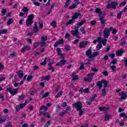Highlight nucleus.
Here are the masks:
<instances>
[{
	"mask_svg": "<svg viewBox=\"0 0 127 127\" xmlns=\"http://www.w3.org/2000/svg\"><path fill=\"white\" fill-rule=\"evenodd\" d=\"M73 108L76 109L77 112H79L78 114L79 117H82L84 114V111L82 110L83 105H82V102L78 101V102L74 103L72 104Z\"/></svg>",
	"mask_w": 127,
	"mask_h": 127,
	"instance_id": "1",
	"label": "nucleus"
},
{
	"mask_svg": "<svg viewBox=\"0 0 127 127\" xmlns=\"http://www.w3.org/2000/svg\"><path fill=\"white\" fill-rule=\"evenodd\" d=\"M103 84L104 89H106V88L108 87V81L107 80L102 79L101 81H97L96 83V86L98 87L99 90H101V89L103 88Z\"/></svg>",
	"mask_w": 127,
	"mask_h": 127,
	"instance_id": "2",
	"label": "nucleus"
},
{
	"mask_svg": "<svg viewBox=\"0 0 127 127\" xmlns=\"http://www.w3.org/2000/svg\"><path fill=\"white\" fill-rule=\"evenodd\" d=\"M117 5H119V3H118V2L112 1L110 3L107 5L106 8H107V9H110V8L116 9Z\"/></svg>",
	"mask_w": 127,
	"mask_h": 127,
	"instance_id": "3",
	"label": "nucleus"
},
{
	"mask_svg": "<svg viewBox=\"0 0 127 127\" xmlns=\"http://www.w3.org/2000/svg\"><path fill=\"white\" fill-rule=\"evenodd\" d=\"M95 75V72H92L90 73H88L87 74V77H84V81L85 82H92L93 81V78Z\"/></svg>",
	"mask_w": 127,
	"mask_h": 127,
	"instance_id": "4",
	"label": "nucleus"
},
{
	"mask_svg": "<svg viewBox=\"0 0 127 127\" xmlns=\"http://www.w3.org/2000/svg\"><path fill=\"white\" fill-rule=\"evenodd\" d=\"M112 29H113V27H111L109 29H106L103 31V36L105 38H109V36H110V35L111 34L110 32L112 31Z\"/></svg>",
	"mask_w": 127,
	"mask_h": 127,
	"instance_id": "5",
	"label": "nucleus"
},
{
	"mask_svg": "<svg viewBox=\"0 0 127 127\" xmlns=\"http://www.w3.org/2000/svg\"><path fill=\"white\" fill-rule=\"evenodd\" d=\"M82 13H80V12H75L73 15L72 16V19H78V18H79V19H81V18H82Z\"/></svg>",
	"mask_w": 127,
	"mask_h": 127,
	"instance_id": "6",
	"label": "nucleus"
},
{
	"mask_svg": "<svg viewBox=\"0 0 127 127\" xmlns=\"http://www.w3.org/2000/svg\"><path fill=\"white\" fill-rule=\"evenodd\" d=\"M88 43H90V42L88 41H82L80 42L79 45V48H86Z\"/></svg>",
	"mask_w": 127,
	"mask_h": 127,
	"instance_id": "7",
	"label": "nucleus"
},
{
	"mask_svg": "<svg viewBox=\"0 0 127 127\" xmlns=\"http://www.w3.org/2000/svg\"><path fill=\"white\" fill-rule=\"evenodd\" d=\"M22 11L24 12H21L19 13V16L23 17V16H24V14H27L28 13V8L27 7H23L22 9Z\"/></svg>",
	"mask_w": 127,
	"mask_h": 127,
	"instance_id": "8",
	"label": "nucleus"
},
{
	"mask_svg": "<svg viewBox=\"0 0 127 127\" xmlns=\"http://www.w3.org/2000/svg\"><path fill=\"white\" fill-rule=\"evenodd\" d=\"M127 93V92L126 91H122L119 93V96L120 97H121L120 98V100H125V99H127V94H126Z\"/></svg>",
	"mask_w": 127,
	"mask_h": 127,
	"instance_id": "9",
	"label": "nucleus"
},
{
	"mask_svg": "<svg viewBox=\"0 0 127 127\" xmlns=\"http://www.w3.org/2000/svg\"><path fill=\"white\" fill-rule=\"evenodd\" d=\"M67 61L64 59L61 60L60 62H58L56 64V66L59 67L60 66H64L65 65Z\"/></svg>",
	"mask_w": 127,
	"mask_h": 127,
	"instance_id": "10",
	"label": "nucleus"
},
{
	"mask_svg": "<svg viewBox=\"0 0 127 127\" xmlns=\"http://www.w3.org/2000/svg\"><path fill=\"white\" fill-rule=\"evenodd\" d=\"M42 115H43L44 118H48V119H50V118H51L49 113L46 112L45 111H40L39 116H41Z\"/></svg>",
	"mask_w": 127,
	"mask_h": 127,
	"instance_id": "11",
	"label": "nucleus"
},
{
	"mask_svg": "<svg viewBox=\"0 0 127 127\" xmlns=\"http://www.w3.org/2000/svg\"><path fill=\"white\" fill-rule=\"evenodd\" d=\"M71 33L73 36H75L77 38H80V33H79V31L72 30L71 31Z\"/></svg>",
	"mask_w": 127,
	"mask_h": 127,
	"instance_id": "12",
	"label": "nucleus"
},
{
	"mask_svg": "<svg viewBox=\"0 0 127 127\" xmlns=\"http://www.w3.org/2000/svg\"><path fill=\"white\" fill-rule=\"evenodd\" d=\"M61 44H64V40H63V39H61L59 41H56L55 44L54 45V47L56 48L58 47V45H60Z\"/></svg>",
	"mask_w": 127,
	"mask_h": 127,
	"instance_id": "13",
	"label": "nucleus"
},
{
	"mask_svg": "<svg viewBox=\"0 0 127 127\" xmlns=\"http://www.w3.org/2000/svg\"><path fill=\"white\" fill-rule=\"evenodd\" d=\"M99 20L102 24V26L104 27L107 23H106V21H105V16H101V15H99Z\"/></svg>",
	"mask_w": 127,
	"mask_h": 127,
	"instance_id": "14",
	"label": "nucleus"
},
{
	"mask_svg": "<svg viewBox=\"0 0 127 127\" xmlns=\"http://www.w3.org/2000/svg\"><path fill=\"white\" fill-rule=\"evenodd\" d=\"M100 55V52H94L92 55L90 57L91 60H88V61H94L93 57H96Z\"/></svg>",
	"mask_w": 127,
	"mask_h": 127,
	"instance_id": "15",
	"label": "nucleus"
},
{
	"mask_svg": "<svg viewBox=\"0 0 127 127\" xmlns=\"http://www.w3.org/2000/svg\"><path fill=\"white\" fill-rule=\"evenodd\" d=\"M79 92L81 94H83V93L87 94V93H89V92H90V89H89L88 88H86L84 89V88L82 87L79 89Z\"/></svg>",
	"mask_w": 127,
	"mask_h": 127,
	"instance_id": "16",
	"label": "nucleus"
},
{
	"mask_svg": "<svg viewBox=\"0 0 127 127\" xmlns=\"http://www.w3.org/2000/svg\"><path fill=\"white\" fill-rule=\"evenodd\" d=\"M16 73L18 75V77H19L20 79L23 78V75H24V72H23V70H20L16 72Z\"/></svg>",
	"mask_w": 127,
	"mask_h": 127,
	"instance_id": "17",
	"label": "nucleus"
},
{
	"mask_svg": "<svg viewBox=\"0 0 127 127\" xmlns=\"http://www.w3.org/2000/svg\"><path fill=\"white\" fill-rule=\"evenodd\" d=\"M92 50L91 49H89L88 50H87L86 52V56H88V58H89L88 59V60H91L92 58H90L91 57V55H92Z\"/></svg>",
	"mask_w": 127,
	"mask_h": 127,
	"instance_id": "18",
	"label": "nucleus"
},
{
	"mask_svg": "<svg viewBox=\"0 0 127 127\" xmlns=\"http://www.w3.org/2000/svg\"><path fill=\"white\" fill-rule=\"evenodd\" d=\"M124 53H126V51H125V50L121 49L120 50L117 51L116 55L117 57L121 56V55L124 54Z\"/></svg>",
	"mask_w": 127,
	"mask_h": 127,
	"instance_id": "19",
	"label": "nucleus"
},
{
	"mask_svg": "<svg viewBox=\"0 0 127 127\" xmlns=\"http://www.w3.org/2000/svg\"><path fill=\"white\" fill-rule=\"evenodd\" d=\"M87 23V20L83 19L80 22H78L76 24V25H78V26H82L83 24H85V23Z\"/></svg>",
	"mask_w": 127,
	"mask_h": 127,
	"instance_id": "20",
	"label": "nucleus"
},
{
	"mask_svg": "<svg viewBox=\"0 0 127 127\" xmlns=\"http://www.w3.org/2000/svg\"><path fill=\"white\" fill-rule=\"evenodd\" d=\"M33 24V20H29L27 19L26 21V25L27 26H30Z\"/></svg>",
	"mask_w": 127,
	"mask_h": 127,
	"instance_id": "21",
	"label": "nucleus"
},
{
	"mask_svg": "<svg viewBox=\"0 0 127 127\" xmlns=\"http://www.w3.org/2000/svg\"><path fill=\"white\" fill-rule=\"evenodd\" d=\"M62 95H63V91L61 90L58 93V94L55 96V98H56V99L61 98V96H62Z\"/></svg>",
	"mask_w": 127,
	"mask_h": 127,
	"instance_id": "22",
	"label": "nucleus"
},
{
	"mask_svg": "<svg viewBox=\"0 0 127 127\" xmlns=\"http://www.w3.org/2000/svg\"><path fill=\"white\" fill-rule=\"evenodd\" d=\"M18 92V88H15L13 90H12V92H11V95L12 96H14L15 94Z\"/></svg>",
	"mask_w": 127,
	"mask_h": 127,
	"instance_id": "23",
	"label": "nucleus"
},
{
	"mask_svg": "<svg viewBox=\"0 0 127 127\" xmlns=\"http://www.w3.org/2000/svg\"><path fill=\"white\" fill-rule=\"evenodd\" d=\"M71 1L72 0H66V1L65 2V5L64 6V8H66V7H67L68 5L71 3Z\"/></svg>",
	"mask_w": 127,
	"mask_h": 127,
	"instance_id": "24",
	"label": "nucleus"
},
{
	"mask_svg": "<svg viewBox=\"0 0 127 127\" xmlns=\"http://www.w3.org/2000/svg\"><path fill=\"white\" fill-rule=\"evenodd\" d=\"M98 109L99 110V111H108V110H109L108 108H107V107H99L98 108Z\"/></svg>",
	"mask_w": 127,
	"mask_h": 127,
	"instance_id": "25",
	"label": "nucleus"
},
{
	"mask_svg": "<svg viewBox=\"0 0 127 127\" xmlns=\"http://www.w3.org/2000/svg\"><path fill=\"white\" fill-rule=\"evenodd\" d=\"M95 12L96 13H98V14H102L103 13L102 10L100 8H96L95 9Z\"/></svg>",
	"mask_w": 127,
	"mask_h": 127,
	"instance_id": "26",
	"label": "nucleus"
},
{
	"mask_svg": "<svg viewBox=\"0 0 127 127\" xmlns=\"http://www.w3.org/2000/svg\"><path fill=\"white\" fill-rule=\"evenodd\" d=\"M74 22V19H71L68 20V21L65 23V25H70V24H72Z\"/></svg>",
	"mask_w": 127,
	"mask_h": 127,
	"instance_id": "27",
	"label": "nucleus"
},
{
	"mask_svg": "<svg viewBox=\"0 0 127 127\" xmlns=\"http://www.w3.org/2000/svg\"><path fill=\"white\" fill-rule=\"evenodd\" d=\"M5 33H7V30L2 29L0 30V36L1 34H5Z\"/></svg>",
	"mask_w": 127,
	"mask_h": 127,
	"instance_id": "28",
	"label": "nucleus"
},
{
	"mask_svg": "<svg viewBox=\"0 0 127 127\" xmlns=\"http://www.w3.org/2000/svg\"><path fill=\"white\" fill-rule=\"evenodd\" d=\"M111 119V116L109 114H106L105 115V121H109Z\"/></svg>",
	"mask_w": 127,
	"mask_h": 127,
	"instance_id": "29",
	"label": "nucleus"
},
{
	"mask_svg": "<svg viewBox=\"0 0 127 127\" xmlns=\"http://www.w3.org/2000/svg\"><path fill=\"white\" fill-rule=\"evenodd\" d=\"M50 95V93L49 92H46L42 96V99H44V98H46L48 97Z\"/></svg>",
	"mask_w": 127,
	"mask_h": 127,
	"instance_id": "30",
	"label": "nucleus"
},
{
	"mask_svg": "<svg viewBox=\"0 0 127 127\" xmlns=\"http://www.w3.org/2000/svg\"><path fill=\"white\" fill-rule=\"evenodd\" d=\"M11 23H13V19H12V18H9L8 21L7 22V25H10Z\"/></svg>",
	"mask_w": 127,
	"mask_h": 127,
	"instance_id": "31",
	"label": "nucleus"
},
{
	"mask_svg": "<svg viewBox=\"0 0 127 127\" xmlns=\"http://www.w3.org/2000/svg\"><path fill=\"white\" fill-rule=\"evenodd\" d=\"M79 79V75H74L72 77V81H77V80Z\"/></svg>",
	"mask_w": 127,
	"mask_h": 127,
	"instance_id": "32",
	"label": "nucleus"
},
{
	"mask_svg": "<svg viewBox=\"0 0 127 127\" xmlns=\"http://www.w3.org/2000/svg\"><path fill=\"white\" fill-rule=\"evenodd\" d=\"M110 68L112 70L113 72H116L117 71V66L115 65H111Z\"/></svg>",
	"mask_w": 127,
	"mask_h": 127,
	"instance_id": "33",
	"label": "nucleus"
},
{
	"mask_svg": "<svg viewBox=\"0 0 127 127\" xmlns=\"http://www.w3.org/2000/svg\"><path fill=\"white\" fill-rule=\"evenodd\" d=\"M40 44V42L34 43H33V47H34V48L36 49V48H37V47H38V46H39Z\"/></svg>",
	"mask_w": 127,
	"mask_h": 127,
	"instance_id": "34",
	"label": "nucleus"
},
{
	"mask_svg": "<svg viewBox=\"0 0 127 127\" xmlns=\"http://www.w3.org/2000/svg\"><path fill=\"white\" fill-rule=\"evenodd\" d=\"M110 64H113V65L118 64V60H117L116 59H114L112 61L110 62Z\"/></svg>",
	"mask_w": 127,
	"mask_h": 127,
	"instance_id": "35",
	"label": "nucleus"
},
{
	"mask_svg": "<svg viewBox=\"0 0 127 127\" xmlns=\"http://www.w3.org/2000/svg\"><path fill=\"white\" fill-rule=\"evenodd\" d=\"M34 18V15H33V14H31L28 16L27 19H29L30 20H33Z\"/></svg>",
	"mask_w": 127,
	"mask_h": 127,
	"instance_id": "36",
	"label": "nucleus"
},
{
	"mask_svg": "<svg viewBox=\"0 0 127 127\" xmlns=\"http://www.w3.org/2000/svg\"><path fill=\"white\" fill-rule=\"evenodd\" d=\"M25 97V95L24 94H21L20 96H19L18 101H22Z\"/></svg>",
	"mask_w": 127,
	"mask_h": 127,
	"instance_id": "37",
	"label": "nucleus"
},
{
	"mask_svg": "<svg viewBox=\"0 0 127 127\" xmlns=\"http://www.w3.org/2000/svg\"><path fill=\"white\" fill-rule=\"evenodd\" d=\"M102 95L104 97L107 95V90H106V88H104L102 90Z\"/></svg>",
	"mask_w": 127,
	"mask_h": 127,
	"instance_id": "38",
	"label": "nucleus"
},
{
	"mask_svg": "<svg viewBox=\"0 0 127 127\" xmlns=\"http://www.w3.org/2000/svg\"><path fill=\"white\" fill-rule=\"evenodd\" d=\"M51 26H53L54 28H55V27L57 26V23H56V21H53L51 24Z\"/></svg>",
	"mask_w": 127,
	"mask_h": 127,
	"instance_id": "39",
	"label": "nucleus"
},
{
	"mask_svg": "<svg viewBox=\"0 0 127 127\" xmlns=\"http://www.w3.org/2000/svg\"><path fill=\"white\" fill-rule=\"evenodd\" d=\"M28 48V46L26 45L24 47H23V48H22L21 51L22 53L25 52V50H26V49H27Z\"/></svg>",
	"mask_w": 127,
	"mask_h": 127,
	"instance_id": "40",
	"label": "nucleus"
},
{
	"mask_svg": "<svg viewBox=\"0 0 127 127\" xmlns=\"http://www.w3.org/2000/svg\"><path fill=\"white\" fill-rule=\"evenodd\" d=\"M102 48H103V45H102V44L101 43H99L96 46V49H97V50H100Z\"/></svg>",
	"mask_w": 127,
	"mask_h": 127,
	"instance_id": "41",
	"label": "nucleus"
},
{
	"mask_svg": "<svg viewBox=\"0 0 127 127\" xmlns=\"http://www.w3.org/2000/svg\"><path fill=\"white\" fill-rule=\"evenodd\" d=\"M41 39L42 42H45V41H46V40H47V39H48V37H47V36H42V37H41Z\"/></svg>",
	"mask_w": 127,
	"mask_h": 127,
	"instance_id": "42",
	"label": "nucleus"
},
{
	"mask_svg": "<svg viewBox=\"0 0 127 127\" xmlns=\"http://www.w3.org/2000/svg\"><path fill=\"white\" fill-rule=\"evenodd\" d=\"M122 42L120 44V45H121V46H124V45L126 44V38L125 37H123L122 39Z\"/></svg>",
	"mask_w": 127,
	"mask_h": 127,
	"instance_id": "43",
	"label": "nucleus"
},
{
	"mask_svg": "<svg viewBox=\"0 0 127 127\" xmlns=\"http://www.w3.org/2000/svg\"><path fill=\"white\" fill-rule=\"evenodd\" d=\"M107 39H102V41H101L102 44L103 45V46H106V44H107Z\"/></svg>",
	"mask_w": 127,
	"mask_h": 127,
	"instance_id": "44",
	"label": "nucleus"
},
{
	"mask_svg": "<svg viewBox=\"0 0 127 127\" xmlns=\"http://www.w3.org/2000/svg\"><path fill=\"white\" fill-rule=\"evenodd\" d=\"M56 51L58 53V55H60L61 54V53H62V51H61V49H60V48H57L56 49Z\"/></svg>",
	"mask_w": 127,
	"mask_h": 127,
	"instance_id": "45",
	"label": "nucleus"
},
{
	"mask_svg": "<svg viewBox=\"0 0 127 127\" xmlns=\"http://www.w3.org/2000/svg\"><path fill=\"white\" fill-rule=\"evenodd\" d=\"M78 5L75 4H72L69 7V9H73L74 8H76L77 7V6Z\"/></svg>",
	"mask_w": 127,
	"mask_h": 127,
	"instance_id": "46",
	"label": "nucleus"
},
{
	"mask_svg": "<svg viewBox=\"0 0 127 127\" xmlns=\"http://www.w3.org/2000/svg\"><path fill=\"white\" fill-rule=\"evenodd\" d=\"M85 69V66L84 65V63H81L79 66V70H84Z\"/></svg>",
	"mask_w": 127,
	"mask_h": 127,
	"instance_id": "47",
	"label": "nucleus"
},
{
	"mask_svg": "<svg viewBox=\"0 0 127 127\" xmlns=\"http://www.w3.org/2000/svg\"><path fill=\"white\" fill-rule=\"evenodd\" d=\"M126 4H127V1H124L122 2L121 3H120V4H119V6L120 7H122V6H125V5H126Z\"/></svg>",
	"mask_w": 127,
	"mask_h": 127,
	"instance_id": "48",
	"label": "nucleus"
},
{
	"mask_svg": "<svg viewBox=\"0 0 127 127\" xmlns=\"http://www.w3.org/2000/svg\"><path fill=\"white\" fill-rule=\"evenodd\" d=\"M48 109V107H47V106H41V108L40 109V111H43V110H44L45 111H47Z\"/></svg>",
	"mask_w": 127,
	"mask_h": 127,
	"instance_id": "49",
	"label": "nucleus"
},
{
	"mask_svg": "<svg viewBox=\"0 0 127 127\" xmlns=\"http://www.w3.org/2000/svg\"><path fill=\"white\" fill-rule=\"evenodd\" d=\"M17 56V54L15 52H13L12 53L10 54V57H11V58H13L14 57H15V56Z\"/></svg>",
	"mask_w": 127,
	"mask_h": 127,
	"instance_id": "50",
	"label": "nucleus"
},
{
	"mask_svg": "<svg viewBox=\"0 0 127 127\" xmlns=\"http://www.w3.org/2000/svg\"><path fill=\"white\" fill-rule=\"evenodd\" d=\"M115 56H116V54L114 53L109 54V57L111 58V59H114L115 58Z\"/></svg>",
	"mask_w": 127,
	"mask_h": 127,
	"instance_id": "51",
	"label": "nucleus"
},
{
	"mask_svg": "<svg viewBox=\"0 0 127 127\" xmlns=\"http://www.w3.org/2000/svg\"><path fill=\"white\" fill-rule=\"evenodd\" d=\"M33 32L34 33H37L38 32V27H34Z\"/></svg>",
	"mask_w": 127,
	"mask_h": 127,
	"instance_id": "52",
	"label": "nucleus"
},
{
	"mask_svg": "<svg viewBox=\"0 0 127 127\" xmlns=\"http://www.w3.org/2000/svg\"><path fill=\"white\" fill-rule=\"evenodd\" d=\"M6 121V118L5 117H3L2 119L0 118V124H2V123H5Z\"/></svg>",
	"mask_w": 127,
	"mask_h": 127,
	"instance_id": "53",
	"label": "nucleus"
},
{
	"mask_svg": "<svg viewBox=\"0 0 127 127\" xmlns=\"http://www.w3.org/2000/svg\"><path fill=\"white\" fill-rule=\"evenodd\" d=\"M119 117H120V118H126V117H127V114L125 113H122L120 114Z\"/></svg>",
	"mask_w": 127,
	"mask_h": 127,
	"instance_id": "54",
	"label": "nucleus"
},
{
	"mask_svg": "<svg viewBox=\"0 0 127 127\" xmlns=\"http://www.w3.org/2000/svg\"><path fill=\"white\" fill-rule=\"evenodd\" d=\"M79 30L82 32V34H86V30H85L83 27H81Z\"/></svg>",
	"mask_w": 127,
	"mask_h": 127,
	"instance_id": "55",
	"label": "nucleus"
},
{
	"mask_svg": "<svg viewBox=\"0 0 127 127\" xmlns=\"http://www.w3.org/2000/svg\"><path fill=\"white\" fill-rule=\"evenodd\" d=\"M71 110L72 109H71L70 107H67L64 112L65 113H68V112H71Z\"/></svg>",
	"mask_w": 127,
	"mask_h": 127,
	"instance_id": "56",
	"label": "nucleus"
},
{
	"mask_svg": "<svg viewBox=\"0 0 127 127\" xmlns=\"http://www.w3.org/2000/svg\"><path fill=\"white\" fill-rule=\"evenodd\" d=\"M48 70L52 71V72L53 73V72H55V68L52 66H49Z\"/></svg>",
	"mask_w": 127,
	"mask_h": 127,
	"instance_id": "57",
	"label": "nucleus"
},
{
	"mask_svg": "<svg viewBox=\"0 0 127 127\" xmlns=\"http://www.w3.org/2000/svg\"><path fill=\"white\" fill-rule=\"evenodd\" d=\"M34 5H35L36 6H40V3L36 1H33Z\"/></svg>",
	"mask_w": 127,
	"mask_h": 127,
	"instance_id": "58",
	"label": "nucleus"
},
{
	"mask_svg": "<svg viewBox=\"0 0 127 127\" xmlns=\"http://www.w3.org/2000/svg\"><path fill=\"white\" fill-rule=\"evenodd\" d=\"M93 101H92V100L91 99H90L88 101L86 102V104L87 105H88V106H90L92 104V103Z\"/></svg>",
	"mask_w": 127,
	"mask_h": 127,
	"instance_id": "59",
	"label": "nucleus"
},
{
	"mask_svg": "<svg viewBox=\"0 0 127 127\" xmlns=\"http://www.w3.org/2000/svg\"><path fill=\"white\" fill-rule=\"evenodd\" d=\"M70 48H71V47L69 46L66 45L64 46V49L66 51H70Z\"/></svg>",
	"mask_w": 127,
	"mask_h": 127,
	"instance_id": "60",
	"label": "nucleus"
},
{
	"mask_svg": "<svg viewBox=\"0 0 127 127\" xmlns=\"http://www.w3.org/2000/svg\"><path fill=\"white\" fill-rule=\"evenodd\" d=\"M122 18V14L121 12L117 13V19H121Z\"/></svg>",
	"mask_w": 127,
	"mask_h": 127,
	"instance_id": "61",
	"label": "nucleus"
},
{
	"mask_svg": "<svg viewBox=\"0 0 127 127\" xmlns=\"http://www.w3.org/2000/svg\"><path fill=\"white\" fill-rule=\"evenodd\" d=\"M6 9L3 8L1 10L2 15H5V13H6Z\"/></svg>",
	"mask_w": 127,
	"mask_h": 127,
	"instance_id": "62",
	"label": "nucleus"
},
{
	"mask_svg": "<svg viewBox=\"0 0 127 127\" xmlns=\"http://www.w3.org/2000/svg\"><path fill=\"white\" fill-rule=\"evenodd\" d=\"M15 111L17 112H19L20 111V107L18 105H16V107H15Z\"/></svg>",
	"mask_w": 127,
	"mask_h": 127,
	"instance_id": "63",
	"label": "nucleus"
},
{
	"mask_svg": "<svg viewBox=\"0 0 127 127\" xmlns=\"http://www.w3.org/2000/svg\"><path fill=\"white\" fill-rule=\"evenodd\" d=\"M61 59H65V54H61L60 55H59Z\"/></svg>",
	"mask_w": 127,
	"mask_h": 127,
	"instance_id": "64",
	"label": "nucleus"
}]
</instances>
